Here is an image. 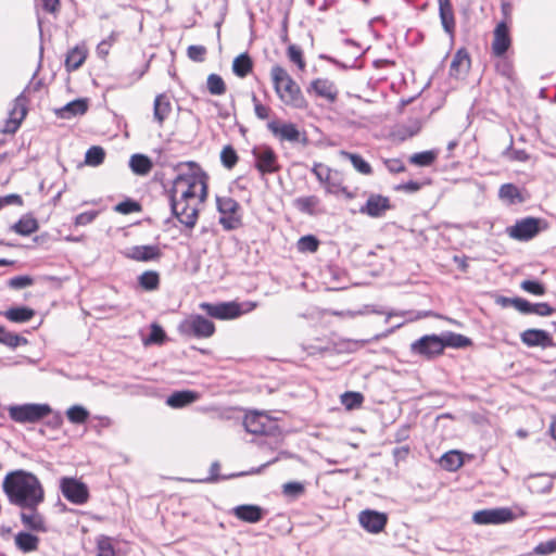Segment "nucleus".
I'll use <instances>...</instances> for the list:
<instances>
[{
  "instance_id": "1",
  "label": "nucleus",
  "mask_w": 556,
  "mask_h": 556,
  "mask_svg": "<svg viewBox=\"0 0 556 556\" xmlns=\"http://www.w3.org/2000/svg\"><path fill=\"white\" fill-rule=\"evenodd\" d=\"M177 173L173 179H163L159 174L155 179L161 181L163 193L168 200L172 213L179 208L178 194L188 188H199V201L204 202L207 197V180L205 172L194 162H181L174 166Z\"/></svg>"
},
{
  "instance_id": "2",
  "label": "nucleus",
  "mask_w": 556,
  "mask_h": 556,
  "mask_svg": "<svg viewBox=\"0 0 556 556\" xmlns=\"http://www.w3.org/2000/svg\"><path fill=\"white\" fill-rule=\"evenodd\" d=\"M2 490L9 503L18 508H34L45 501L39 478L24 469L8 472L2 481Z\"/></svg>"
},
{
  "instance_id": "3",
  "label": "nucleus",
  "mask_w": 556,
  "mask_h": 556,
  "mask_svg": "<svg viewBox=\"0 0 556 556\" xmlns=\"http://www.w3.org/2000/svg\"><path fill=\"white\" fill-rule=\"evenodd\" d=\"M270 75L275 91L286 105L294 109H305L307 106L301 88L282 66H273Z\"/></svg>"
},
{
  "instance_id": "4",
  "label": "nucleus",
  "mask_w": 556,
  "mask_h": 556,
  "mask_svg": "<svg viewBox=\"0 0 556 556\" xmlns=\"http://www.w3.org/2000/svg\"><path fill=\"white\" fill-rule=\"evenodd\" d=\"M257 303L252 301H245L242 303L231 301V302H220V303H207L203 302L199 305V307L204 311L210 317L228 320L240 317L243 314L250 313L255 309Z\"/></svg>"
},
{
  "instance_id": "5",
  "label": "nucleus",
  "mask_w": 556,
  "mask_h": 556,
  "mask_svg": "<svg viewBox=\"0 0 556 556\" xmlns=\"http://www.w3.org/2000/svg\"><path fill=\"white\" fill-rule=\"evenodd\" d=\"M51 413V406L46 403L15 404L8 407L10 419L17 424H35Z\"/></svg>"
},
{
  "instance_id": "6",
  "label": "nucleus",
  "mask_w": 556,
  "mask_h": 556,
  "mask_svg": "<svg viewBox=\"0 0 556 556\" xmlns=\"http://www.w3.org/2000/svg\"><path fill=\"white\" fill-rule=\"evenodd\" d=\"M199 188H188L178 194L179 208L172 213L182 225L193 228L198 220Z\"/></svg>"
},
{
  "instance_id": "7",
  "label": "nucleus",
  "mask_w": 556,
  "mask_h": 556,
  "mask_svg": "<svg viewBox=\"0 0 556 556\" xmlns=\"http://www.w3.org/2000/svg\"><path fill=\"white\" fill-rule=\"evenodd\" d=\"M177 330L186 339H207L215 333V325L200 314H192L179 323Z\"/></svg>"
},
{
  "instance_id": "8",
  "label": "nucleus",
  "mask_w": 556,
  "mask_h": 556,
  "mask_svg": "<svg viewBox=\"0 0 556 556\" xmlns=\"http://www.w3.org/2000/svg\"><path fill=\"white\" fill-rule=\"evenodd\" d=\"M267 128L273 136L281 142L301 143L304 147L308 144L306 134L300 131L298 126L293 123L273 119L267 123Z\"/></svg>"
},
{
  "instance_id": "9",
  "label": "nucleus",
  "mask_w": 556,
  "mask_h": 556,
  "mask_svg": "<svg viewBox=\"0 0 556 556\" xmlns=\"http://www.w3.org/2000/svg\"><path fill=\"white\" fill-rule=\"evenodd\" d=\"M217 211L220 214L219 224L226 230H233L241 226V217L238 214L239 203L230 197L216 198Z\"/></svg>"
},
{
  "instance_id": "10",
  "label": "nucleus",
  "mask_w": 556,
  "mask_h": 556,
  "mask_svg": "<svg viewBox=\"0 0 556 556\" xmlns=\"http://www.w3.org/2000/svg\"><path fill=\"white\" fill-rule=\"evenodd\" d=\"M60 491L72 504L84 505L89 500V489L86 483L73 477L60 479Z\"/></svg>"
},
{
  "instance_id": "11",
  "label": "nucleus",
  "mask_w": 556,
  "mask_h": 556,
  "mask_svg": "<svg viewBox=\"0 0 556 556\" xmlns=\"http://www.w3.org/2000/svg\"><path fill=\"white\" fill-rule=\"evenodd\" d=\"M255 168L261 175L274 174L280 169L278 156L274 149L267 144L255 146L252 149Z\"/></svg>"
},
{
  "instance_id": "12",
  "label": "nucleus",
  "mask_w": 556,
  "mask_h": 556,
  "mask_svg": "<svg viewBox=\"0 0 556 556\" xmlns=\"http://www.w3.org/2000/svg\"><path fill=\"white\" fill-rule=\"evenodd\" d=\"M515 519V515L508 507L481 509L473 514L472 521L477 525H502Z\"/></svg>"
},
{
  "instance_id": "13",
  "label": "nucleus",
  "mask_w": 556,
  "mask_h": 556,
  "mask_svg": "<svg viewBox=\"0 0 556 556\" xmlns=\"http://www.w3.org/2000/svg\"><path fill=\"white\" fill-rule=\"evenodd\" d=\"M410 350L414 354L431 358L443 353L444 344L441 336L427 334L414 341L410 344Z\"/></svg>"
},
{
  "instance_id": "14",
  "label": "nucleus",
  "mask_w": 556,
  "mask_h": 556,
  "mask_svg": "<svg viewBox=\"0 0 556 556\" xmlns=\"http://www.w3.org/2000/svg\"><path fill=\"white\" fill-rule=\"evenodd\" d=\"M26 89L15 98L13 108L10 110L9 118L5 121L4 127L2 128V132L4 134H15L21 126L22 121L25 118L27 114V99L25 97Z\"/></svg>"
},
{
  "instance_id": "15",
  "label": "nucleus",
  "mask_w": 556,
  "mask_h": 556,
  "mask_svg": "<svg viewBox=\"0 0 556 556\" xmlns=\"http://www.w3.org/2000/svg\"><path fill=\"white\" fill-rule=\"evenodd\" d=\"M542 220L535 217H526L517 220L516 224L508 228L511 238L519 241H528L534 238L541 230Z\"/></svg>"
},
{
  "instance_id": "16",
  "label": "nucleus",
  "mask_w": 556,
  "mask_h": 556,
  "mask_svg": "<svg viewBox=\"0 0 556 556\" xmlns=\"http://www.w3.org/2000/svg\"><path fill=\"white\" fill-rule=\"evenodd\" d=\"M243 426L252 434H270L276 425L267 415L258 412L247 414L243 419Z\"/></svg>"
},
{
  "instance_id": "17",
  "label": "nucleus",
  "mask_w": 556,
  "mask_h": 556,
  "mask_svg": "<svg viewBox=\"0 0 556 556\" xmlns=\"http://www.w3.org/2000/svg\"><path fill=\"white\" fill-rule=\"evenodd\" d=\"M358 522L367 532L377 534L386 528L388 515L374 509H365L358 514Z\"/></svg>"
},
{
  "instance_id": "18",
  "label": "nucleus",
  "mask_w": 556,
  "mask_h": 556,
  "mask_svg": "<svg viewBox=\"0 0 556 556\" xmlns=\"http://www.w3.org/2000/svg\"><path fill=\"white\" fill-rule=\"evenodd\" d=\"M511 46L509 27L506 22H500L493 31L492 54L502 58L506 54Z\"/></svg>"
},
{
  "instance_id": "19",
  "label": "nucleus",
  "mask_w": 556,
  "mask_h": 556,
  "mask_svg": "<svg viewBox=\"0 0 556 556\" xmlns=\"http://www.w3.org/2000/svg\"><path fill=\"white\" fill-rule=\"evenodd\" d=\"M390 208L391 203L388 197L372 193L368 197L366 203L361 206L359 213L372 218H379Z\"/></svg>"
},
{
  "instance_id": "20",
  "label": "nucleus",
  "mask_w": 556,
  "mask_h": 556,
  "mask_svg": "<svg viewBox=\"0 0 556 556\" xmlns=\"http://www.w3.org/2000/svg\"><path fill=\"white\" fill-rule=\"evenodd\" d=\"M123 254L125 257L136 262L157 261L162 256L161 249L153 244L132 245L127 248Z\"/></svg>"
},
{
  "instance_id": "21",
  "label": "nucleus",
  "mask_w": 556,
  "mask_h": 556,
  "mask_svg": "<svg viewBox=\"0 0 556 556\" xmlns=\"http://www.w3.org/2000/svg\"><path fill=\"white\" fill-rule=\"evenodd\" d=\"M38 507L39 506H35L34 508H20V518L26 529L45 533L48 531V527L45 517L38 511Z\"/></svg>"
},
{
  "instance_id": "22",
  "label": "nucleus",
  "mask_w": 556,
  "mask_h": 556,
  "mask_svg": "<svg viewBox=\"0 0 556 556\" xmlns=\"http://www.w3.org/2000/svg\"><path fill=\"white\" fill-rule=\"evenodd\" d=\"M293 206L302 214L316 216L325 213L321 201L317 195L299 197L293 200Z\"/></svg>"
},
{
  "instance_id": "23",
  "label": "nucleus",
  "mask_w": 556,
  "mask_h": 556,
  "mask_svg": "<svg viewBox=\"0 0 556 556\" xmlns=\"http://www.w3.org/2000/svg\"><path fill=\"white\" fill-rule=\"evenodd\" d=\"M315 92L317 97L324 98L329 102H334L338 97L336 85L326 78H317L313 80L307 88V92Z\"/></svg>"
},
{
  "instance_id": "24",
  "label": "nucleus",
  "mask_w": 556,
  "mask_h": 556,
  "mask_svg": "<svg viewBox=\"0 0 556 556\" xmlns=\"http://www.w3.org/2000/svg\"><path fill=\"white\" fill-rule=\"evenodd\" d=\"M521 341L527 346L548 348L553 344L551 334L542 329H527L520 334Z\"/></svg>"
},
{
  "instance_id": "25",
  "label": "nucleus",
  "mask_w": 556,
  "mask_h": 556,
  "mask_svg": "<svg viewBox=\"0 0 556 556\" xmlns=\"http://www.w3.org/2000/svg\"><path fill=\"white\" fill-rule=\"evenodd\" d=\"M439 16L444 31L451 37L455 33V17L451 0H438Z\"/></svg>"
},
{
  "instance_id": "26",
  "label": "nucleus",
  "mask_w": 556,
  "mask_h": 556,
  "mask_svg": "<svg viewBox=\"0 0 556 556\" xmlns=\"http://www.w3.org/2000/svg\"><path fill=\"white\" fill-rule=\"evenodd\" d=\"M88 110V100L87 99H76L74 101L68 102L64 106L55 110V114L58 117L63 119H71L76 116L84 115Z\"/></svg>"
},
{
  "instance_id": "27",
  "label": "nucleus",
  "mask_w": 556,
  "mask_h": 556,
  "mask_svg": "<svg viewBox=\"0 0 556 556\" xmlns=\"http://www.w3.org/2000/svg\"><path fill=\"white\" fill-rule=\"evenodd\" d=\"M470 67V58L465 49H459L453 56L450 66V76L454 78L463 77Z\"/></svg>"
},
{
  "instance_id": "28",
  "label": "nucleus",
  "mask_w": 556,
  "mask_h": 556,
  "mask_svg": "<svg viewBox=\"0 0 556 556\" xmlns=\"http://www.w3.org/2000/svg\"><path fill=\"white\" fill-rule=\"evenodd\" d=\"M232 513L238 519L250 523H256L264 517V509L257 505H239Z\"/></svg>"
},
{
  "instance_id": "29",
  "label": "nucleus",
  "mask_w": 556,
  "mask_h": 556,
  "mask_svg": "<svg viewBox=\"0 0 556 556\" xmlns=\"http://www.w3.org/2000/svg\"><path fill=\"white\" fill-rule=\"evenodd\" d=\"M198 399L199 394L194 391H175L166 399V404L173 408H181L195 402Z\"/></svg>"
},
{
  "instance_id": "30",
  "label": "nucleus",
  "mask_w": 556,
  "mask_h": 556,
  "mask_svg": "<svg viewBox=\"0 0 556 556\" xmlns=\"http://www.w3.org/2000/svg\"><path fill=\"white\" fill-rule=\"evenodd\" d=\"M528 481V489L531 493L547 494L553 489V480L543 473L530 475Z\"/></svg>"
},
{
  "instance_id": "31",
  "label": "nucleus",
  "mask_w": 556,
  "mask_h": 556,
  "mask_svg": "<svg viewBox=\"0 0 556 556\" xmlns=\"http://www.w3.org/2000/svg\"><path fill=\"white\" fill-rule=\"evenodd\" d=\"M14 543L17 549L23 553H31L37 551L39 545V538L30 532L21 531L15 534Z\"/></svg>"
},
{
  "instance_id": "32",
  "label": "nucleus",
  "mask_w": 556,
  "mask_h": 556,
  "mask_svg": "<svg viewBox=\"0 0 556 556\" xmlns=\"http://www.w3.org/2000/svg\"><path fill=\"white\" fill-rule=\"evenodd\" d=\"M39 228L38 222L30 214L23 215L16 223L10 226V230L21 236H29Z\"/></svg>"
},
{
  "instance_id": "33",
  "label": "nucleus",
  "mask_w": 556,
  "mask_h": 556,
  "mask_svg": "<svg viewBox=\"0 0 556 556\" xmlns=\"http://www.w3.org/2000/svg\"><path fill=\"white\" fill-rule=\"evenodd\" d=\"M172 112V104L166 94H157L154 99L153 117L162 125Z\"/></svg>"
},
{
  "instance_id": "34",
  "label": "nucleus",
  "mask_w": 556,
  "mask_h": 556,
  "mask_svg": "<svg viewBox=\"0 0 556 556\" xmlns=\"http://www.w3.org/2000/svg\"><path fill=\"white\" fill-rule=\"evenodd\" d=\"M87 58V51L83 46L71 49L65 59V67L68 72L78 70Z\"/></svg>"
},
{
  "instance_id": "35",
  "label": "nucleus",
  "mask_w": 556,
  "mask_h": 556,
  "mask_svg": "<svg viewBox=\"0 0 556 556\" xmlns=\"http://www.w3.org/2000/svg\"><path fill=\"white\" fill-rule=\"evenodd\" d=\"M129 167L134 174L146 176L151 172L153 163L147 155L137 153L130 156Z\"/></svg>"
},
{
  "instance_id": "36",
  "label": "nucleus",
  "mask_w": 556,
  "mask_h": 556,
  "mask_svg": "<svg viewBox=\"0 0 556 556\" xmlns=\"http://www.w3.org/2000/svg\"><path fill=\"white\" fill-rule=\"evenodd\" d=\"M3 316L12 323H26L35 316V311L27 306L10 307L3 313Z\"/></svg>"
},
{
  "instance_id": "37",
  "label": "nucleus",
  "mask_w": 556,
  "mask_h": 556,
  "mask_svg": "<svg viewBox=\"0 0 556 556\" xmlns=\"http://www.w3.org/2000/svg\"><path fill=\"white\" fill-rule=\"evenodd\" d=\"M340 156L349 160L353 167L363 175H371L372 174V167L370 164L359 154L352 153L345 150H341L339 152Z\"/></svg>"
},
{
  "instance_id": "38",
  "label": "nucleus",
  "mask_w": 556,
  "mask_h": 556,
  "mask_svg": "<svg viewBox=\"0 0 556 556\" xmlns=\"http://www.w3.org/2000/svg\"><path fill=\"white\" fill-rule=\"evenodd\" d=\"M498 197L508 204H517L525 201L519 188L514 184L502 185L498 190Z\"/></svg>"
},
{
  "instance_id": "39",
  "label": "nucleus",
  "mask_w": 556,
  "mask_h": 556,
  "mask_svg": "<svg viewBox=\"0 0 556 556\" xmlns=\"http://www.w3.org/2000/svg\"><path fill=\"white\" fill-rule=\"evenodd\" d=\"M253 68V62L250 55L244 52L235 58L232 62V72L240 78L245 77Z\"/></svg>"
},
{
  "instance_id": "40",
  "label": "nucleus",
  "mask_w": 556,
  "mask_h": 556,
  "mask_svg": "<svg viewBox=\"0 0 556 556\" xmlns=\"http://www.w3.org/2000/svg\"><path fill=\"white\" fill-rule=\"evenodd\" d=\"M319 182L325 186L327 193L339 194L342 179L340 178L338 172H333L330 167H328V172H325L324 177Z\"/></svg>"
},
{
  "instance_id": "41",
  "label": "nucleus",
  "mask_w": 556,
  "mask_h": 556,
  "mask_svg": "<svg viewBox=\"0 0 556 556\" xmlns=\"http://www.w3.org/2000/svg\"><path fill=\"white\" fill-rule=\"evenodd\" d=\"M439 464L447 471H455L463 465L462 454L457 451H450L441 456Z\"/></svg>"
},
{
  "instance_id": "42",
  "label": "nucleus",
  "mask_w": 556,
  "mask_h": 556,
  "mask_svg": "<svg viewBox=\"0 0 556 556\" xmlns=\"http://www.w3.org/2000/svg\"><path fill=\"white\" fill-rule=\"evenodd\" d=\"M441 338L442 343L444 344V349L446 346L462 349L471 344V340L460 333L446 332L445 334L441 336Z\"/></svg>"
},
{
  "instance_id": "43",
  "label": "nucleus",
  "mask_w": 556,
  "mask_h": 556,
  "mask_svg": "<svg viewBox=\"0 0 556 556\" xmlns=\"http://www.w3.org/2000/svg\"><path fill=\"white\" fill-rule=\"evenodd\" d=\"M138 283L146 291H154L160 287V275L155 270H147L138 277Z\"/></svg>"
},
{
  "instance_id": "44",
  "label": "nucleus",
  "mask_w": 556,
  "mask_h": 556,
  "mask_svg": "<svg viewBox=\"0 0 556 556\" xmlns=\"http://www.w3.org/2000/svg\"><path fill=\"white\" fill-rule=\"evenodd\" d=\"M89 416L90 414L88 409L83 405L78 404L68 407L66 410V417L68 421L75 425L85 424L88 420Z\"/></svg>"
},
{
  "instance_id": "45",
  "label": "nucleus",
  "mask_w": 556,
  "mask_h": 556,
  "mask_svg": "<svg viewBox=\"0 0 556 556\" xmlns=\"http://www.w3.org/2000/svg\"><path fill=\"white\" fill-rule=\"evenodd\" d=\"M0 343L11 349H15L22 344H26L27 339L0 326Z\"/></svg>"
},
{
  "instance_id": "46",
  "label": "nucleus",
  "mask_w": 556,
  "mask_h": 556,
  "mask_svg": "<svg viewBox=\"0 0 556 556\" xmlns=\"http://www.w3.org/2000/svg\"><path fill=\"white\" fill-rule=\"evenodd\" d=\"M166 340V333L164 331V329L157 325V324H152L151 327H150V333L149 336L144 337L142 339V342L146 346L148 345H153V344H163Z\"/></svg>"
},
{
  "instance_id": "47",
  "label": "nucleus",
  "mask_w": 556,
  "mask_h": 556,
  "mask_svg": "<svg viewBox=\"0 0 556 556\" xmlns=\"http://www.w3.org/2000/svg\"><path fill=\"white\" fill-rule=\"evenodd\" d=\"M105 151L100 146H92L85 154V163L89 166H99L103 163Z\"/></svg>"
},
{
  "instance_id": "48",
  "label": "nucleus",
  "mask_w": 556,
  "mask_h": 556,
  "mask_svg": "<svg viewBox=\"0 0 556 556\" xmlns=\"http://www.w3.org/2000/svg\"><path fill=\"white\" fill-rule=\"evenodd\" d=\"M438 152L435 150L422 151L413 154L409 162L417 166H430L437 159Z\"/></svg>"
},
{
  "instance_id": "49",
  "label": "nucleus",
  "mask_w": 556,
  "mask_h": 556,
  "mask_svg": "<svg viewBox=\"0 0 556 556\" xmlns=\"http://www.w3.org/2000/svg\"><path fill=\"white\" fill-rule=\"evenodd\" d=\"M363 401L364 396L359 392L348 391L341 395V403L349 410L359 407Z\"/></svg>"
},
{
  "instance_id": "50",
  "label": "nucleus",
  "mask_w": 556,
  "mask_h": 556,
  "mask_svg": "<svg viewBox=\"0 0 556 556\" xmlns=\"http://www.w3.org/2000/svg\"><path fill=\"white\" fill-rule=\"evenodd\" d=\"M206 85L211 94L220 96L226 92L225 81L217 74H210L206 80Z\"/></svg>"
},
{
  "instance_id": "51",
  "label": "nucleus",
  "mask_w": 556,
  "mask_h": 556,
  "mask_svg": "<svg viewBox=\"0 0 556 556\" xmlns=\"http://www.w3.org/2000/svg\"><path fill=\"white\" fill-rule=\"evenodd\" d=\"M496 68L498 73L502 76H504L507 80H509L511 84H516L517 75L515 73L511 61H509L508 59H503L497 63Z\"/></svg>"
},
{
  "instance_id": "52",
  "label": "nucleus",
  "mask_w": 556,
  "mask_h": 556,
  "mask_svg": "<svg viewBox=\"0 0 556 556\" xmlns=\"http://www.w3.org/2000/svg\"><path fill=\"white\" fill-rule=\"evenodd\" d=\"M304 491V484L299 481H290L282 485L283 495L293 500L300 497Z\"/></svg>"
},
{
  "instance_id": "53",
  "label": "nucleus",
  "mask_w": 556,
  "mask_h": 556,
  "mask_svg": "<svg viewBox=\"0 0 556 556\" xmlns=\"http://www.w3.org/2000/svg\"><path fill=\"white\" fill-rule=\"evenodd\" d=\"M220 161L226 168H232L238 162L236 150L231 146H225L220 152Z\"/></svg>"
},
{
  "instance_id": "54",
  "label": "nucleus",
  "mask_w": 556,
  "mask_h": 556,
  "mask_svg": "<svg viewBox=\"0 0 556 556\" xmlns=\"http://www.w3.org/2000/svg\"><path fill=\"white\" fill-rule=\"evenodd\" d=\"M520 288L523 291L538 296L544 295L546 292L545 286L539 280H523L520 283Z\"/></svg>"
},
{
  "instance_id": "55",
  "label": "nucleus",
  "mask_w": 556,
  "mask_h": 556,
  "mask_svg": "<svg viewBox=\"0 0 556 556\" xmlns=\"http://www.w3.org/2000/svg\"><path fill=\"white\" fill-rule=\"evenodd\" d=\"M319 245V241L315 236L307 235L301 237L298 241V249L301 252H316Z\"/></svg>"
},
{
  "instance_id": "56",
  "label": "nucleus",
  "mask_w": 556,
  "mask_h": 556,
  "mask_svg": "<svg viewBox=\"0 0 556 556\" xmlns=\"http://www.w3.org/2000/svg\"><path fill=\"white\" fill-rule=\"evenodd\" d=\"M97 556H115L112 540L102 535L97 542Z\"/></svg>"
},
{
  "instance_id": "57",
  "label": "nucleus",
  "mask_w": 556,
  "mask_h": 556,
  "mask_svg": "<svg viewBox=\"0 0 556 556\" xmlns=\"http://www.w3.org/2000/svg\"><path fill=\"white\" fill-rule=\"evenodd\" d=\"M288 58L289 60L296 64L299 70L303 71L305 68V61L303 59V52L300 47L295 45H290L288 47Z\"/></svg>"
},
{
  "instance_id": "58",
  "label": "nucleus",
  "mask_w": 556,
  "mask_h": 556,
  "mask_svg": "<svg viewBox=\"0 0 556 556\" xmlns=\"http://www.w3.org/2000/svg\"><path fill=\"white\" fill-rule=\"evenodd\" d=\"M187 55L194 62H203L206 55V48L200 45L189 46L187 49Z\"/></svg>"
},
{
  "instance_id": "59",
  "label": "nucleus",
  "mask_w": 556,
  "mask_h": 556,
  "mask_svg": "<svg viewBox=\"0 0 556 556\" xmlns=\"http://www.w3.org/2000/svg\"><path fill=\"white\" fill-rule=\"evenodd\" d=\"M115 211L122 214H130L140 211V204L137 201L127 199L115 206Z\"/></svg>"
},
{
  "instance_id": "60",
  "label": "nucleus",
  "mask_w": 556,
  "mask_h": 556,
  "mask_svg": "<svg viewBox=\"0 0 556 556\" xmlns=\"http://www.w3.org/2000/svg\"><path fill=\"white\" fill-rule=\"evenodd\" d=\"M33 285V278L30 276H15L8 281V286L12 289L20 290Z\"/></svg>"
},
{
  "instance_id": "61",
  "label": "nucleus",
  "mask_w": 556,
  "mask_h": 556,
  "mask_svg": "<svg viewBox=\"0 0 556 556\" xmlns=\"http://www.w3.org/2000/svg\"><path fill=\"white\" fill-rule=\"evenodd\" d=\"M555 552H556V538L545 541V542H541L540 544H538L534 547V553L536 555L544 556V555L553 554Z\"/></svg>"
},
{
  "instance_id": "62",
  "label": "nucleus",
  "mask_w": 556,
  "mask_h": 556,
  "mask_svg": "<svg viewBox=\"0 0 556 556\" xmlns=\"http://www.w3.org/2000/svg\"><path fill=\"white\" fill-rule=\"evenodd\" d=\"M99 212L96 210L87 211L84 213L78 214L75 217L74 224L76 226H87L91 224L96 217L98 216Z\"/></svg>"
},
{
  "instance_id": "63",
  "label": "nucleus",
  "mask_w": 556,
  "mask_h": 556,
  "mask_svg": "<svg viewBox=\"0 0 556 556\" xmlns=\"http://www.w3.org/2000/svg\"><path fill=\"white\" fill-rule=\"evenodd\" d=\"M554 312L555 308L545 302L532 303V308H530V314H534L538 316H549Z\"/></svg>"
},
{
  "instance_id": "64",
  "label": "nucleus",
  "mask_w": 556,
  "mask_h": 556,
  "mask_svg": "<svg viewBox=\"0 0 556 556\" xmlns=\"http://www.w3.org/2000/svg\"><path fill=\"white\" fill-rule=\"evenodd\" d=\"M252 102H253V105H254V112H255L256 117L260 118V119L268 118L269 113H270V108L267 106V105L262 104L258 101V99H257L255 93H252Z\"/></svg>"
}]
</instances>
